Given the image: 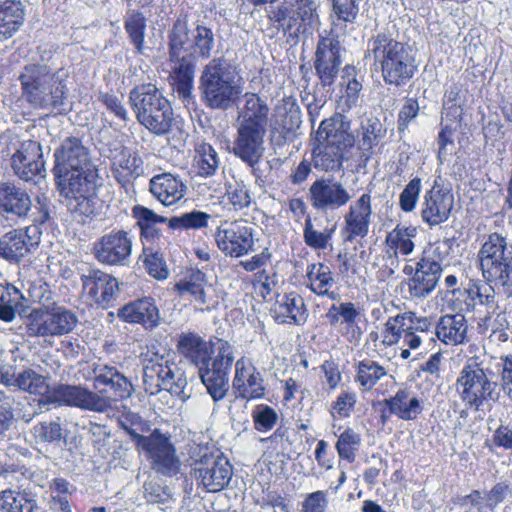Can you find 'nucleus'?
<instances>
[{
	"instance_id": "1",
	"label": "nucleus",
	"mask_w": 512,
	"mask_h": 512,
	"mask_svg": "<svg viewBox=\"0 0 512 512\" xmlns=\"http://www.w3.org/2000/svg\"><path fill=\"white\" fill-rule=\"evenodd\" d=\"M351 121L340 113L324 119L316 131L312 162L322 172H338L355 146Z\"/></svg>"
},
{
	"instance_id": "2",
	"label": "nucleus",
	"mask_w": 512,
	"mask_h": 512,
	"mask_svg": "<svg viewBox=\"0 0 512 512\" xmlns=\"http://www.w3.org/2000/svg\"><path fill=\"white\" fill-rule=\"evenodd\" d=\"M67 78L68 72L63 68L52 70L48 65H26L19 75L22 96L34 108H60L68 96Z\"/></svg>"
},
{
	"instance_id": "3",
	"label": "nucleus",
	"mask_w": 512,
	"mask_h": 512,
	"mask_svg": "<svg viewBox=\"0 0 512 512\" xmlns=\"http://www.w3.org/2000/svg\"><path fill=\"white\" fill-rule=\"evenodd\" d=\"M199 90L207 107L218 110L232 107L243 91L236 66L224 57L213 58L201 71Z\"/></svg>"
},
{
	"instance_id": "4",
	"label": "nucleus",
	"mask_w": 512,
	"mask_h": 512,
	"mask_svg": "<svg viewBox=\"0 0 512 512\" xmlns=\"http://www.w3.org/2000/svg\"><path fill=\"white\" fill-rule=\"evenodd\" d=\"M367 53L380 65L386 84L403 86L417 71L411 48L386 33H378L368 41Z\"/></svg>"
},
{
	"instance_id": "5",
	"label": "nucleus",
	"mask_w": 512,
	"mask_h": 512,
	"mask_svg": "<svg viewBox=\"0 0 512 512\" xmlns=\"http://www.w3.org/2000/svg\"><path fill=\"white\" fill-rule=\"evenodd\" d=\"M455 389L465 406L475 411L495 403L500 396L495 371L477 357L469 358L463 365Z\"/></svg>"
},
{
	"instance_id": "6",
	"label": "nucleus",
	"mask_w": 512,
	"mask_h": 512,
	"mask_svg": "<svg viewBox=\"0 0 512 512\" xmlns=\"http://www.w3.org/2000/svg\"><path fill=\"white\" fill-rule=\"evenodd\" d=\"M129 102L138 122L155 135L167 134L173 124V109L155 84L134 87Z\"/></svg>"
},
{
	"instance_id": "7",
	"label": "nucleus",
	"mask_w": 512,
	"mask_h": 512,
	"mask_svg": "<svg viewBox=\"0 0 512 512\" xmlns=\"http://www.w3.org/2000/svg\"><path fill=\"white\" fill-rule=\"evenodd\" d=\"M184 19H177L169 33V58L173 63L172 85L183 100L191 98L196 61L184 53L187 42Z\"/></svg>"
},
{
	"instance_id": "8",
	"label": "nucleus",
	"mask_w": 512,
	"mask_h": 512,
	"mask_svg": "<svg viewBox=\"0 0 512 512\" xmlns=\"http://www.w3.org/2000/svg\"><path fill=\"white\" fill-rule=\"evenodd\" d=\"M315 0H284L268 13L271 22L287 32L305 33L319 25Z\"/></svg>"
},
{
	"instance_id": "9",
	"label": "nucleus",
	"mask_w": 512,
	"mask_h": 512,
	"mask_svg": "<svg viewBox=\"0 0 512 512\" xmlns=\"http://www.w3.org/2000/svg\"><path fill=\"white\" fill-rule=\"evenodd\" d=\"M127 432L136 443V448L151 461L152 468L163 475L174 476L179 472L180 461L169 437L154 430L150 435L143 436L133 429Z\"/></svg>"
},
{
	"instance_id": "10",
	"label": "nucleus",
	"mask_w": 512,
	"mask_h": 512,
	"mask_svg": "<svg viewBox=\"0 0 512 512\" xmlns=\"http://www.w3.org/2000/svg\"><path fill=\"white\" fill-rule=\"evenodd\" d=\"M483 277L488 281H501L512 269V245L498 233H492L483 243L479 253Z\"/></svg>"
},
{
	"instance_id": "11",
	"label": "nucleus",
	"mask_w": 512,
	"mask_h": 512,
	"mask_svg": "<svg viewBox=\"0 0 512 512\" xmlns=\"http://www.w3.org/2000/svg\"><path fill=\"white\" fill-rule=\"evenodd\" d=\"M41 404L65 405L103 412L110 406V401L81 385L58 384L48 390L44 400H39V405Z\"/></svg>"
},
{
	"instance_id": "12",
	"label": "nucleus",
	"mask_w": 512,
	"mask_h": 512,
	"mask_svg": "<svg viewBox=\"0 0 512 512\" xmlns=\"http://www.w3.org/2000/svg\"><path fill=\"white\" fill-rule=\"evenodd\" d=\"M254 229L245 221H222L215 232L221 252L230 257H242L254 251Z\"/></svg>"
},
{
	"instance_id": "13",
	"label": "nucleus",
	"mask_w": 512,
	"mask_h": 512,
	"mask_svg": "<svg viewBox=\"0 0 512 512\" xmlns=\"http://www.w3.org/2000/svg\"><path fill=\"white\" fill-rule=\"evenodd\" d=\"M133 240L129 232L114 229L94 243V256L109 266H127L130 263Z\"/></svg>"
},
{
	"instance_id": "14",
	"label": "nucleus",
	"mask_w": 512,
	"mask_h": 512,
	"mask_svg": "<svg viewBox=\"0 0 512 512\" xmlns=\"http://www.w3.org/2000/svg\"><path fill=\"white\" fill-rule=\"evenodd\" d=\"M28 324L31 336H60L70 333L78 323L77 316L64 307H55L48 311L35 310Z\"/></svg>"
},
{
	"instance_id": "15",
	"label": "nucleus",
	"mask_w": 512,
	"mask_h": 512,
	"mask_svg": "<svg viewBox=\"0 0 512 512\" xmlns=\"http://www.w3.org/2000/svg\"><path fill=\"white\" fill-rule=\"evenodd\" d=\"M15 153L11 158L12 169L17 177L29 182L45 176L41 145L34 140H24L13 144Z\"/></svg>"
},
{
	"instance_id": "16",
	"label": "nucleus",
	"mask_w": 512,
	"mask_h": 512,
	"mask_svg": "<svg viewBox=\"0 0 512 512\" xmlns=\"http://www.w3.org/2000/svg\"><path fill=\"white\" fill-rule=\"evenodd\" d=\"M310 202L319 211H335L346 206L352 196L344 185L334 178L321 177L309 188Z\"/></svg>"
},
{
	"instance_id": "17",
	"label": "nucleus",
	"mask_w": 512,
	"mask_h": 512,
	"mask_svg": "<svg viewBox=\"0 0 512 512\" xmlns=\"http://www.w3.org/2000/svg\"><path fill=\"white\" fill-rule=\"evenodd\" d=\"M60 194L65 198L87 201L95 192V166L54 173Z\"/></svg>"
},
{
	"instance_id": "18",
	"label": "nucleus",
	"mask_w": 512,
	"mask_h": 512,
	"mask_svg": "<svg viewBox=\"0 0 512 512\" xmlns=\"http://www.w3.org/2000/svg\"><path fill=\"white\" fill-rule=\"evenodd\" d=\"M341 45L337 37H322L315 52L314 68L323 86H331L338 75L341 61Z\"/></svg>"
},
{
	"instance_id": "19",
	"label": "nucleus",
	"mask_w": 512,
	"mask_h": 512,
	"mask_svg": "<svg viewBox=\"0 0 512 512\" xmlns=\"http://www.w3.org/2000/svg\"><path fill=\"white\" fill-rule=\"evenodd\" d=\"M232 388L236 397L254 400L261 399L265 395L264 379L254 364L245 357L235 363V374Z\"/></svg>"
},
{
	"instance_id": "20",
	"label": "nucleus",
	"mask_w": 512,
	"mask_h": 512,
	"mask_svg": "<svg viewBox=\"0 0 512 512\" xmlns=\"http://www.w3.org/2000/svg\"><path fill=\"white\" fill-rule=\"evenodd\" d=\"M265 133L266 129L237 124L233 154L249 167L254 168L264 153Z\"/></svg>"
},
{
	"instance_id": "21",
	"label": "nucleus",
	"mask_w": 512,
	"mask_h": 512,
	"mask_svg": "<svg viewBox=\"0 0 512 512\" xmlns=\"http://www.w3.org/2000/svg\"><path fill=\"white\" fill-rule=\"evenodd\" d=\"M372 197L369 193L362 194L349 206L344 216V240L352 242L356 238H364L372 222Z\"/></svg>"
},
{
	"instance_id": "22",
	"label": "nucleus",
	"mask_w": 512,
	"mask_h": 512,
	"mask_svg": "<svg viewBox=\"0 0 512 512\" xmlns=\"http://www.w3.org/2000/svg\"><path fill=\"white\" fill-rule=\"evenodd\" d=\"M193 474L208 492H218L231 480L232 467L224 457H210L202 460L194 468Z\"/></svg>"
},
{
	"instance_id": "23",
	"label": "nucleus",
	"mask_w": 512,
	"mask_h": 512,
	"mask_svg": "<svg viewBox=\"0 0 512 512\" xmlns=\"http://www.w3.org/2000/svg\"><path fill=\"white\" fill-rule=\"evenodd\" d=\"M36 227L14 229L2 236V258L9 263H19L39 245Z\"/></svg>"
},
{
	"instance_id": "24",
	"label": "nucleus",
	"mask_w": 512,
	"mask_h": 512,
	"mask_svg": "<svg viewBox=\"0 0 512 512\" xmlns=\"http://www.w3.org/2000/svg\"><path fill=\"white\" fill-rule=\"evenodd\" d=\"M360 311L352 302L332 304L326 314L329 325L337 329L350 343L360 340L362 331L357 323Z\"/></svg>"
},
{
	"instance_id": "25",
	"label": "nucleus",
	"mask_w": 512,
	"mask_h": 512,
	"mask_svg": "<svg viewBox=\"0 0 512 512\" xmlns=\"http://www.w3.org/2000/svg\"><path fill=\"white\" fill-rule=\"evenodd\" d=\"M54 173L84 169L94 166L90 160L89 152L76 137H68L54 152Z\"/></svg>"
},
{
	"instance_id": "26",
	"label": "nucleus",
	"mask_w": 512,
	"mask_h": 512,
	"mask_svg": "<svg viewBox=\"0 0 512 512\" xmlns=\"http://www.w3.org/2000/svg\"><path fill=\"white\" fill-rule=\"evenodd\" d=\"M454 206V196L448 189L433 186L424 195L421 216L430 226L445 222Z\"/></svg>"
},
{
	"instance_id": "27",
	"label": "nucleus",
	"mask_w": 512,
	"mask_h": 512,
	"mask_svg": "<svg viewBox=\"0 0 512 512\" xmlns=\"http://www.w3.org/2000/svg\"><path fill=\"white\" fill-rule=\"evenodd\" d=\"M442 272V267L437 261L429 258L421 259L414 275L407 281L409 296L411 299H424L435 289Z\"/></svg>"
},
{
	"instance_id": "28",
	"label": "nucleus",
	"mask_w": 512,
	"mask_h": 512,
	"mask_svg": "<svg viewBox=\"0 0 512 512\" xmlns=\"http://www.w3.org/2000/svg\"><path fill=\"white\" fill-rule=\"evenodd\" d=\"M110 161L112 175L122 186L131 184L133 180L144 175L142 158L126 147L112 151Z\"/></svg>"
},
{
	"instance_id": "29",
	"label": "nucleus",
	"mask_w": 512,
	"mask_h": 512,
	"mask_svg": "<svg viewBox=\"0 0 512 512\" xmlns=\"http://www.w3.org/2000/svg\"><path fill=\"white\" fill-rule=\"evenodd\" d=\"M30 195L11 182H0V215L27 219L32 211Z\"/></svg>"
},
{
	"instance_id": "30",
	"label": "nucleus",
	"mask_w": 512,
	"mask_h": 512,
	"mask_svg": "<svg viewBox=\"0 0 512 512\" xmlns=\"http://www.w3.org/2000/svg\"><path fill=\"white\" fill-rule=\"evenodd\" d=\"M432 323L427 317H418L415 313L406 330L402 333L400 343L402 345L400 357L408 359L410 350L419 349L422 344L430 345L434 341Z\"/></svg>"
},
{
	"instance_id": "31",
	"label": "nucleus",
	"mask_w": 512,
	"mask_h": 512,
	"mask_svg": "<svg viewBox=\"0 0 512 512\" xmlns=\"http://www.w3.org/2000/svg\"><path fill=\"white\" fill-rule=\"evenodd\" d=\"M187 186L178 175L161 173L149 181V191L163 205L171 206L186 194Z\"/></svg>"
},
{
	"instance_id": "32",
	"label": "nucleus",
	"mask_w": 512,
	"mask_h": 512,
	"mask_svg": "<svg viewBox=\"0 0 512 512\" xmlns=\"http://www.w3.org/2000/svg\"><path fill=\"white\" fill-rule=\"evenodd\" d=\"M383 403L389 408L392 415L404 421H412L424 410V400L410 387H402L394 396L384 399Z\"/></svg>"
},
{
	"instance_id": "33",
	"label": "nucleus",
	"mask_w": 512,
	"mask_h": 512,
	"mask_svg": "<svg viewBox=\"0 0 512 512\" xmlns=\"http://www.w3.org/2000/svg\"><path fill=\"white\" fill-rule=\"evenodd\" d=\"M177 351L198 369L207 364L212 354V343L195 332H183L178 336Z\"/></svg>"
},
{
	"instance_id": "34",
	"label": "nucleus",
	"mask_w": 512,
	"mask_h": 512,
	"mask_svg": "<svg viewBox=\"0 0 512 512\" xmlns=\"http://www.w3.org/2000/svg\"><path fill=\"white\" fill-rule=\"evenodd\" d=\"M83 286L95 302L105 305L119 294V283L115 277L100 270H91L82 276Z\"/></svg>"
},
{
	"instance_id": "35",
	"label": "nucleus",
	"mask_w": 512,
	"mask_h": 512,
	"mask_svg": "<svg viewBox=\"0 0 512 512\" xmlns=\"http://www.w3.org/2000/svg\"><path fill=\"white\" fill-rule=\"evenodd\" d=\"M272 311L274 319L280 324L303 325L308 317L304 299L296 293L283 295Z\"/></svg>"
},
{
	"instance_id": "36",
	"label": "nucleus",
	"mask_w": 512,
	"mask_h": 512,
	"mask_svg": "<svg viewBox=\"0 0 512 512\" xmlns=\"http://www.w3.org/2000/svg\"><path fill=\"white\" fill-rule=\"evenodd\" d=\"M118 316L125 322L139 323L146 328H155L159 324V311L151 298H143L123 306Z\"/></svg>"
},
{
	"instance_id": "37",
	"label": "nucleus",
	"mask_w": 512,
	"mask_h": 512,
	"mask_svg": "<svg viewBox=\"0 0 512 512\" xmlns=\"http://www.w3.org/2000/svg\"><path fill=\"white\" fill-rule=\"evenodd\" d=\"M269 107L265 99L255 93H245L239 109L237 124L266 129Z\"/></svg>"
},
{
	"instance_id": "38",
	"label": "nucleus",
	"mask_w": 512,
	"mask_h": 512,
	"mask_svg": "<svg viewBox=\"0 0 512 512\" xmlns=\"http://www.w3.org/2000/svg\"><path fill=\"white\" fill-rule=\"evenodd\" d=\"M305 283L314 294L337 300L340 295L333 288L336 281L329 266L323 263H312L306 270Z\"/></svg>"
},
{
	"instance_id": "39",
	"label": "nucleus",
	"mask_w": 512,
	"mask_h": 512,
	"mask_svg": "<svg viewBox=\"0 0 512 512\" xmlns=\"http://www.w3.org/2000/svg\"><path fill=\"white\" fill-rule=\"evenodd\" d=\"M467 320L463 314H447L440 317L434 335L447 345L463 343L467 338Z\"/></svg>"
},
{
	"instance_id": "40",
	"label": "nucleus",
	"mask_w": 512,
	"mask_h": 512,
	"mask_svg": "<svg viewBox=\"0 0 512 512\" xmlns=\"http://www.w3.org/2000/svg\"><path fill=\"white\" fill-rule=\"evenodd\" d=\"M185 33L187 42L185 43L184 53L194 59H207L211 56L215 45L214 35L211 29L198 25L189 33L187 22L185 21Z\"/></svg>"
},
{
	"instance_id": "41",
	"label": "nucleus",
	"mask_w": 512,
	"mask_h": 512,
	"mask_svg": "<svg viewBox=\"0 0 512 512\" xmlns=\"http://www.w3.org/2000/svg\"><path fill=\"white\" fill-rule=\"evenodd\" d=\"M175 288L180 296H190L200 305H205L210 301L211 285L208 284L206 275L200 270L191 271L176 283Z\"/></svg>"
},
{
	"instance_id": "42",
	"label": "nucleus",
	"mask_w": 512,
	"mask_h": 512,
	"mask_svg": "<svg viewBox=\"0 0 512 512\" xmlns=\"http://www.w3.org/2000/svg\"><path fill=\"white\" fill-rule=\"evenodd\" d=\"M132 216L137 221L141 238L147 242L160 240L162 231L158 226L166 222L169 224V219L142 205L132 208Z\"/></svg>"
},
{
	"instance_id": "43",
	"label": "nucleus",
	"mask_w": 512,
	"mask_h": 512,
	"mask_svg": "<svg viewBox=\"0 0 512 512\" xmlns=\"http://www.w3.org/2000/svg\"><path fill=\"white\" fill-rule=\"evenodd\" d=\"M417 234L418 229L415 226L398 224L386 236L387 254L396 258L399 254L410 255L414 251L413 239L416 238Z\"/></svg>"
},
{
	"instance_id": "44",
	"label": "nucleus",
	"mask_w": 512,
	"mask_h": 512,
	"mask_svg": "<svg viewBox=\"0 0 512 512\" xmlns=\"http://www.w3.org/2000/svg\"><path fill=\"white\" fill-rule=\"evenodd\" d=\"M156 385L161 390L168 391L182 402L187 401L191 396L186 374L176 363L170 364L157 379Z\"/></svg>"
},
{
	"instance_id": "45",
	"label": "nucleus",
	"mask_w": 512,
	"mask_h": 512,
	"mask_svg": "<svg viewBox=\"0 0 512 512\" xmlns=\"http://www.w3.org/2000/svg\"><path fill=\"white\" fill-rule=\"evenodd\" d=\"M24 21V10L20 1L0 0V41L14 35Z\"/></svg>"
},
{
	"instance_id": "46",
	"label": "nucleus",
	"mask_w": 512,
	"mask_h": 512,
	"mask_svg": "<svg viewBox=\"0 0 512 512\" xmlns=\"http://www.w3.org/2000/svg\"><path fill=\"white\" fill-rule=\"evenodd\" d=\"M95 387L110 386L118 398H126L133 390L130 381L114 367L101 366L95 369Z\"/></svg>"
},
{
	"instance_id": "47",
	"label": "nucleus",
	"mask_w": 512,
	"mask_h": 512,
	"mask_svg": "<svg viewBox=\"0 0 512 512\" xmlns=\"http://www.w3.org/2000/svg\"><path fill=\"white\" fill-rule=\"evenodd\" d=\"M220 158L216 149L209 143H199L195 148L193 167L198 176L210 178L217 175Z\"/></svg>"
},
{
	"instance_id": "48",
	"label": "nucleus",
	"mask_w": 512,
	"mask_h": 512,
	"mask_svg": "<svg viewBox=\"0 0 512 512\" xmlns=\"http://www.w3.org/2000/svg\"><path fill=\"white\" fill-rule=\"evenodd\" d=\"M142 362L145 383L157 380L170 364L175 363L171 360L170 353L166 351L160 352L155 346L149 347L147 351L142 354Z\"/></svg>"
},
{
	"instance_id": "49",
	"label": "nucleus",
	"mask_w": 512,
	"mask_h": 512,
	"mask_svg": "<svg viewBox=\"0 0 512 512\" xmlns=\"http://www.w3.org/2000/svg\"><path fill=\"white\" fill-rule=\"evenodd\" d=\"M25 297L12 284H0V320L12 322L24 308Z\"/></svg>"
},
{
	"instance_id": "50",
	"label": "nucleus",
	"mask_w": 512,
	"mask_h": 512,
	"mask_svg": "<svg viewBox=\"0 0 512 512\" xmlns=\"http://www.w3.org/2000/svg\"><path fill=\"white\" fill-rule=\"evenodd\" d=\"M387 374L384 366L375 360L366 358L356 364L355 382L363 391H370Z\"/></svg>"
},
{
	"instance_id": "51",
	"label": "nucleus",
	"mask_w": 512,
	"mask_h": 512,
	"mask_svg": "<svg viewBox=\"0 0 512 512\" xmlns=\"http://www.w3.org/2000/svg\"><path fill=\"white\" fill-rule=\"evenodd\" d=\"M201 382L214 402L221 401L229 390V374L208 368L207 364L198 369Z\"/></svg>"
},
{
	"instance_id": "52",
	"label": "nucleus",
	"mask_w": 512,
	"mask_h": 512,
	"mask_svg": "<svg viewBox=\"0 0 512 512\" xmlns=\"http://www.w3.org/2000/svg\"><path fill=\"white\" fill-rule=\"evenodd\" d=\"M385 130L381 121L376 117L365 119L359 129V149L367 159L371 156L373 148L384 136Z\"/></svg>"
},
{
	"instance_id": "53",
	"label": "nucleus",
	"mask_w": 512,
	"mask_h": 512,
	"mask_svg": "<svg viewBox=\"0 0 512 512\" xmlns=\"http://www.w3.org/2000/svg\"><path fill=\"white\" fill-rule=\"evenodd\" d=\"M36 501L26 493L4 490L0 493V509L4 512H34Z\"/></svg>"
},
{
	"instance_id": "54",
	"label": "nucleus",
	"mask_w": 512,
	"mask_h": 512,
	"mask_svg": "<svg viewBox=\"0 0 512 512\" xmlns=\"http://www.w3.org/2000/svg\"><path fill=\"white\" fill-rule=\"evenodd\" d=\"M234 360V347L227 341L218 339L212 345V354L207 366L212 370L229 374Z\"/></svg>"
},
{
	"instance_id": "55",
	"label": "nucleus",
	"mask_w": 512,
	"mask_h": 512,
	"mask_svg": "<svg viewBox=\"0 0 512 512\" xmlns=\"http://www.w3.org/2000/svg\"><path fill=\"white\" fill-rule=\"evenodd\" d=\"M414 312H405L393 317H389L384 324L382 331V343L385 346L399 344L402 333L406 330Z\"/></svg>"
},
{
	"instance_id": "56",
	"label": "nucleus",
	"mask_w": 512,
	"mask_h": 512,
	"mask_svg": "<svg viewBox=\"0 0 512 512\" xmlns=\"http://www.w3.org/2000/svg\"><path fill=\"white\" fill-rule=\"evenodd\" d=\"M124 27L136 51L142 54L144 52L146 18L138 11H129L125 19Z\"/></svg>"
},
{
	"instance_id": "57",
	"label": "nucleus",
	"mask_w": 512,
	"mask_h": 512,
	"mask_svg": "<svg viewBox=\"0 0 512 512\" xmlns=\"http://www.w3.org/2000/svg\"><path fill=\"white\" fill-rule=\"evenodd\" d=\"M225 196L229 205L236 211L249 207L252 202L251 192L242 180L225 182Z\"/></svg>"
},
{
	"instance_id": "58",
	"label": "nucleus",
	"mask_w": 512,
	"mask_h": 512,
	"mask_svg": "<svg viewBox=\"0 0 512 512\" xmlns=\"http://www.w3.org/2000/svg\"><path fill=\"white\" fill-rule=\"evenodd\" d=\"M469 297L487 308L488 315H494L498 308L496 292L488 282H475L468 288Z\"/></svg>"
},
{
	"instance_id": "59",
	"label": "nucleus",
	"mask_w": 512,
	"mask_h": 512,
	"mask_svg": "<svg viewBox=\"0 0 512 512\" xmlns=\"http://www.w3.org/2000/svg\"><path fill=\"white\" fill-rule=\"evenodd\" d=\"M16 387L30 394L48 393L46 378L32 369L16 374Z\"/></svg>"
},
{
	"instance_id": "60",
	"label": "nucleus",
	"mask_w": 512,
	"mask_h": 512,
	"mask_svg": "<svg viewBox=\"0 0 512 512\" xmlns=\"http://www.w3.org/2000/svg\"><path fill=\"white\" fill-rule=\"evenodd\" d=\"M361 445V436L351 428L342 432L336 443V450L340 458L352 463L355 460L356 452Z\"/></svg>"
},
{
	"instance_id": "61",
	"label": "nucleus",
	"mask_w": 512,
	"mask_h": 512,
	"mask_svg": "<svg viewBox=\"0 0 512 512\" xmlns=\"http://www.w3.org/2000/svg\"><path fill=\"white\" fill-rule=\"evenodd\" d=\"M333 230L325 228L324 231H319L314 227V224L308 216L305 220L303 238L304 242L310 248L316 250H324L329 245Z\"/></svg>"
},
{
	"instance_id": "62",
	"label": "nucleus",
	"mask_w": 512,
	"mask_h": 512,
	"mask_svg": "<svg viewBox=\"0 0 512 512\" xmlns=\"http://www.w3.org/2000/svg\"><path fill=\"white\" fill-rule=\"evenodd\" d=\"M37 444L55 443L62 439V427L58 421L39 422L31 428Z\"/></svg>"
},
{
	"instance_id": "63",
	"label": "nucleus",
	"mask_w": 512,
	"mask_h": 512,
	"mask_svg": "<svg viewBox=\"0 0 512 512\" xmlns=\"http://www.w3.org/2000/svg\"><path fill=\"white\" fill-rule=\"evenodd\" d=\"M142 258L145 269L150 276L158 280H164L168 277L169 270L161 253L144 248Z\"/></svg>"
},
{
	"instance_id": "64",
	"label": "nucleus",
	"mask_w": 512,
	"mask_h": 512,
	"mask_svg": "<svg viewBox=\"0 0 512 512\" xmlns=\"http://www.w3.org/2000/svg\"><path fill=\"white\" fill-rule=\"evenodd\" d=\"M211 215L202 211H191L184 213L179 217L169 219V227L172 229H200L206 227Z\"/></svg>"
}]
</instances>
